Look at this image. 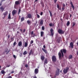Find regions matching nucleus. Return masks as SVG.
Returning <instances> with one entry per match:
<instances>
[{"mask_svg":"<svg viewBox=\"0 0 78 78\" xmlns=\"http://www.w3.org/2000/svg\"><path fill=\"white\" fill-rule=\"evenodd\" d=\"M63 53L65 54H66V53H67L66 49H63L60 50V52H59L58 54L59 58H61L62 56V58L64 57V53Z\"/></svg>","mask_w":78,"mask_h":78,"instance_id":"nucleus-1","label":"nucleus"},{"mask_svg":"<svg viewBox=\"0 0 78 78\" xmlns=\"http://www.w3.org/2000/svg\"><path fill=\"white\" fill-rule=\"evenodd\" d=\"M69 70V68L68 67H66V69H64L63 70V72L64 74H66L68 72V70Z\"/></svg>","mask_w":78,"mask_h":78,"instance_id":"nucleus-2","label":"nucleus"},{"mask_svg":"<svg viewBox=\"0 0 78 78\" xmlns=\"http://www.w3.org/2000/svg\"><path fill=\"white\" fill-rule=\"evenodd\" d=\"M58 32L59 34H64V33H65V31H64V30H63L61 29H59L58 30Z\"/></svg>","mask_w":78,"mask_h":78,"instance_id":"nucleus-3","label":"nucleus"},{"mask_svg":"<svg viewBox=\"0 0 78 78\" xmlns=\"http://www.w3.org/2000/svg\"><path fill=\"white\" fill-rule=\"evenodd\" d=\"M31 19L32 18V15L31 14L29 13L27 14V16L26 17L25 19Z\"/></svg>","mask_w":78,"mask_h":78,"instance_id":"nucleus-4","label":"nucleus"},{"mask_svg":"<svg viewBox=\"0 0 78 78\" xmlns=\"http://www.w3.org/2000/svg\"><path fill=\"white\" fill-rule=\"evenodd\" d=\"M52 59L53 62H56V56L55 55L52 56Z\"/></svg>","mask_w":78,"mask_h":78,"instance_id":"nucleus-5","label":"nucleus"},{"mask_svg":"<svg viewBox=\"0 0 78 78\" xmlns=\"http://www.w3.org/2000/svg\"><path fill=\"white\" fill-rule=\"evenodd\" d=\"M39 72V69H38L36 68L34 70V73L35 75L37 74V73Z\"/></svg>","mask_w":78,"mask_h":78,"instance_id":"nucleus-6","label":"nucleus"},{"mask_svg":"<svg viewBox=\"0 0 78 78\" xmlns=\"http://www.w3.org/2000/svg\"><path fill=\"white\" fill-rule=\"evenodd\" d=\"M34 32L33 31H32L31 32V37H34V36H35V34H34Z\"/></svg>","mask_w":78,"mask_h":78,"instance_id":"nucleus-7","label":"nucleus"},{"mask_svg":"<svg viewBox=\"0 0 78 78\" xmlns=\"http://www.w3.org/2000/svg\"><path fill=\"white\" fill-rule=\"evenodd\" d=\"M60 69H57V70L56 71V74H55V75H57L58 76V75H59V72Z\"/></svg>","mask_w":78,"mask_h":78,"instance_id":"nucleus-8","label":"nucleus"},{"mask_svg":"<svg viewBox=\"0 0 78 78\" xmlns=\"http://www.w3.org/2000/svg\"><path fill=\"white\" fill-rule=\"evenodd\" d=\"M8 12L7 11H6L5 12L3 13V15L4 16V18H5V17L8 15Z\"/></svg>","mask_w":78,"mask_h":78,"instance_id":"nucleus-9","label":"nucleus"},{"mask_svg":"<svg viewBox=\"0 0 78 78\" xmlns=\"http://www.w3.org/2000/svg\"><path fill=\"white\" fill-rule=\"evenodd\" d=\"M70 4L71 5V7L73 8V10H74L75 9V7L74 6V5H73V3H72V2H70Z\"/></svg>","mask_w":78,"mask_h":78,"instance_id":"nucleus-10","label":"nucleus"},{"mask_svg":"<svg viewBox=\"0 0 78 78\" xmlns=\"http://www.w3.org/2000/svg\"><path fill=\"white\" fill-rule=\"evenodd\" d=\"M18 45L19 47H22V41H20L18 43Z\"/></svg>","mask_w":78,"mask_h":78,"instance_id":"nucleus-11","label":"nucleus"},{"mask_svg":"<svg viewBox=\"0 0 78 78\" xmlns=\"http://www.w3.org/2000/svg\"><path fill=\"white\" fill-rule=\"evenodd\" d=\"M17 12V11L16 10H13L12 11V13L13 16H14Z\"/></svg>","mask_w":78,"mask_h":78,"instance_id":"nucleus-12","label":"nucleus"},{"mask_svg":"<svg viewBox=\"0 0 78 78\" xmlns=\"http://www.w3.org/2000/svg\"><path fill=\"white\" fill-rule=\"evenodd\" d=\"M50 31H51V36H53L54 34H53V29L51 28V29Z\"/></svg>","mask_w":78,"mask_h":78,"instance_id":"nucleus-13","label":"nucleus"},{"mask_svg":"<svg viewBox=\"0 0 78 78\" xmlns=\"http://www.w3.org/2000/svg\"><path fill=\"white\" fill-rule=\"evenodd\" d=\"M70 45L71 48H73V42H71L70 44Z\"/></svg>","mask_w":78,"mask_h":78,"instance_id":"nucleus-14","label":"nucleus"},{"mask_svg":"<svg viewBox=\"0 0 78 78\" xmlns=\"http://www.w3.org/2000/svg\"><path fill=\"white\" fill-rule=\"evenodd\" d=\"M29 55L30 56L31 55H33V50L31 49L30 51V52L29 53Z\"/></svg>","mask_w":78,"mask_h":78,"instance_id":"nucleus-15","label":"nucleus"},{"mask_svg":"<svg viewBox=\"0 0 78 78\" xmlns=\"http://www.w3.org/2000/svg\"><path fill=\"white\" fill-rule=\"evenodd\" d=\"M42 50L45 53V54H47V53H48V52L46 50L44 49V48H42Z\"/></svg>","mask_w":78,"mask_h":78,"instance_id":"nucleus-16","label":"nucleus"},{"mask_svg":"<svg viewBox=\"0 0 78 78\" xmlns=\"http://www.w3.org/2000/svg\"><path fill=\"white\" fill-rule=\"evenodd\" d=\"M15 4L16 5H20V2H19V1H16L15 2Z\"/></svg>","mask_w":78,"mask_h":78,"instance_id":"nucleus-17","label":"nucleus"},{"mask_svg":"<svg viewBox=\"0 0 78 78\" xmlns=\"http://www.w3.org/2000/svg\"><path fill=\"white\" fill-rule=\"evenodd\" d=\"M41 59L42 61H44V59H45L44 56V55H41Z\"/></svg>","mask_w":78,"mask_h":78,"instance_id":"nucleus-18","label":"nucleus"},{"mask_svg":"<svg viewBox=\"0 0 78 78\" xmlns=\"http://www.w3.org/2000/svg\"><path fill=\"white\" fill-rule=\"evenodd\" d=\"M27 23L28 24V25H30L31 24V21L28 20L27 21Z\"/></svg>","mask_w":78,"mask_h":78,"instance_id":"nucleus-19","label":"nucleus"},{"mask_svg":"<svg viewBox=\"0 0 78 78\" xmlns=\"http://www.w3.org/2000/svg\"><path fill=\"white\" fill-rule=\"evenodd\" d=\"M73 56H72V55H70L68 58V59H72V58H73Z\"/></svg>","mask_w":78,"mask_h":78,"instance_id":"nucleus-20","label":"nucleus"},{"mask_svg":"<svg viewBox=\"0 0 78 78\" xmlns=\"http://www.w3.org/2000/svg\"><path fill=\"white\" fill-rule=\"evenodd\" d=\"M44 34V33L43 31L41 32V37H43V35Z\"/></svg>","mask_w":78,"mask_h":78,"instance_id":"nucleus-21","label":"nucleus"},{"mask_svg":"<svg viewBox=\"0 0 78 78\" xmlns=\"http://www.w3.org/2000/svg\"><path fill=\"white\" fill-rule=\"evenodd\" d=\"M60 41H60V39H59V38L57 39L56 40V42H58V44H59V43H60Z\"/></svg>","mask_w":78,"mask_h":78,"instance_id":"nucleus-22","label":"nucleus"},{"mask_svg":"<svg viewBox=\"0 0 78 78\" xmlns=\"http://www.w3.org/2000/svg\"><path fill=\"white\" fill-rule=\"evenodd\" d=\"M24 44L25 47H27L28 46V41H27V42H25Z\"/></svg>","mask_w":78,"mask_h":78,"instance_id":"nucleus-23","label":"nucleus"},{"mask_svg":"<svg viewBox=\"0 0 78 78\" xmlns=\"http://www.w3.org/2000/svg\"><path fill=\"white\" fill-rule=\"evenodd\" d=\"M48 63V59L46 58L44 60V64H47Z\"/></svg>","mask_w":78,"mask_h":78,"instance_id":"nucleus-24","label":"nucleus"},{"mask_svg":"<svg viewBox=\"0 0 78 78\" xmlns=\"http://www.w3.org/2000/svg\"><path fill=\"white\" fill-rule=\"evenodd\" d=\"M0 9H1L2 12H3V11H4V9H5V8H3V6H2L0 7Z\"/></svg>","mask_w":78,"mask_h":78,"instance_id":"nucleus-25","label":"nucleus"},{"mask_svg":"<svg viewBox=\"0 0 78 78\" xmlns=\"http://www.w3.org/2000/svg\"><path fill=\"white\" fill-rule=\"evenodd\" d=\"M43 23H44V20H41L40 22V25H43Z\"/></svg>","mask_w":78,"mask_h":78,"instance_id":"nucleus-26","label":"nucleus"},{"mask_svg":"<svg viewBox=\"0 0 78 78\" xmlns=\"http://www.w3.org/2000/svg\"><path fill=\"white\" fill-rule=\"evenodd\" d=\"M25 20V19L24 18V17H23L21 18V22H23L24 20Z\"/></svg>","mask_w":78,"mask_h":78,"instance_id":"nucleus-27","label":"nucleus"},{"mask_svg":"<svg viewBox=\"0 0 78 78\" xmlns=\"http://www.w3.org/2000/svg\"><path fill=\"white\" fill-rule=\"evenodd\" d=\"M57 8H58V9L59 10H61V8H60V7L59 6V4H57Z\"/></svg>","mask_w":78,"mask_h":78,"instance_id":"nucleus-28","label":"nucleus"},{"mask_svg":"<svg viewBox=\"0 0 78 78\" xmlns=\"http://www.w3.org/2000/svg\"><path fill=\"white\" fill-rule=\"evenodd\" d=\"M48 11L50 14L51 17H52V13H51V12L50 11V10H48Z\"/></svg>","mask_w":78,"mask_h":78,"instance_id":"nucleus-29","label":"nucleus"},{"mask_svg":"<svg viewBox=\"0 0 78 78\" xmlns=\"http://www.w3.org/2000/svg\"><path fill=\"white\" fill-rule=\"evenodd\" d=\"M69 25H70V22H69V21H68L67 23V26L69 27Z\"/></svg>","mask_w":78,"mask_h":78,"instance_id":"nucleus-30","label":"nucleus"},{"mask_svg":"<svg viewBox=\"0 0 78 78\" xmlns=\"http://www.w3.org/2000/svg\"><path fill=\"white\" fill-rule=\"evenodd\" d=\"M27 51H25L23 53V55H27Z\"/></svg>","mask_w":78,"mask_h":78,"instance_id":"nucleus-31","label":"nucleus"},{"mask_svg":"<svg viewBox=\"0 0 78 78\" xmlns=\"http://www.w3.org/2000/svg\"><path fill=\"white\" fill-rule=\"evenodd\" d=\"M8 19H11V15L10 13H9V14Z\"/></svg>","mask_w":78,"mask_h":78,"instance_id":"nucleus-32","label":"nucleus"},{"mask_svg":"<svg viewBox=\"0 0 78 78\" xmlns=\"http://www.w3.org/2000/svg\"><path fill=\"white\" fill-rule=\"evenodd\" d=\"M41 5L43 7H44V2H41Z\"/></svg>","mask_w":78,"mask_h":78,"instance_id":"nucleus-33","label":"nucleus"},{"mask_svg":"<svg viewBox=\"0 0 78 78\" xmlns=\"http://www.w3.org/2000/svg\"><path fill=\"white\" fill-rule=\"evenodd\" d=\"M26 31V29H23L22 32V33H25V32Z\"/></svg>","mask_w":78,"mask_h":78,"instance_id":"nucleus-34","label":"nucleus"},{"mask_svg":"<svg viewBox=\"0 0 78 78\" xmlns=\"http://www.w3.org/2000/svg\"><path fill=\"white\" fill-rule=\"evenodd\" d=\"M66 7H62V11H63L64 10V9H65V8H66Z\"/></svg>","mask_w":78,"mask_h":78,"instance_id":"nucleus-35","label":"nucleus"},{"mask_svg":"<svg viewBox=\"0 0 78 78\" xmlns=\"http://www.w3.org/2000/svg\"><path fill=\"white\" fill-rule=\"evenodd\" d=\"M41 29L43 31H44V30H45V27L44 26H42L41 27Z\"/></svg>","mask_w":78,"mask_h":78,"instance_id":"nucleus-36","label":"nucleus"},{"mask_svg":"<svg viewBox=\"0 0 78 78\" xmlns=\"http://www.w3.org/2000/svg\"><path fill=\"white\" fill-rule=\"evenodd\" d=\"M13 45L14 47H15V45H16V41H15L14 42Z\"/></svg>","mask_w":78,"mask_h":78,"instance_id":"nucleus-37","label":"nucleus"},{"mask_svg":"<svg viewBox=\"0 0 78 78\" xmlns=\"http://www.w3.org/2000/svg\"><path fill=\"white\" fill-rule=\"evenodd\" d=\"M75 24H76V23H75V22H73V24L72 25V27H74V26L75 25Z\"/></svg>","mask_w":78,"mask_h":78,"instance_id":"nucleus-38","label":"nucleus"},{"mask_svg":"<svg viewBox=\"0 0 78 78\" xmlns=\"http://www.w3.org/2000/svg\"><path fill=\"white\" fill-rule=\"evenodd\" d=\"M37 17L38 19H39V18H40V16L39 15H38V14H37Z\"/></svg>","mask_w":78,"mask_h":78,"instance_id":"nucleus-39","label":"nucleus"},{"mask_svg":"<svg viewBox=\"0 0 78 78\" xmlns=\"http://www.w3.org/2000/svg\"><path fill=\"white\" fill-rule=\"evenodd\" d=\"M62 7H66V5L64 3H63L62 4Z\"/></svg>","mask_w":78,"mask_h":78,"instance_id":"nucleus-40","label":"nucleus"},{"mask_svg":"<svg viewBox=\"0 0 78 78\" xmlns=\"http://www.w3.org/2000/svg\"><path fill=\"white\" fill-rule=\"evenodd\" d=\"M21 11V10L20 9H19V12H18V15H19L20 14V12Z\"/></svg>","mask_w":78,"mask_h":78,"instance_id":"nucleus-41","label":"nucleus"},{"mask_svg":"<svg viewBox=\"0 0 78 78\" xmlns=\"http://www.w3.org/2000/svg\"><path fill=\"white\" fill-rule=\"evenodd\" d=\"M30 44H33V40H31L30 41Z\"/></svg>","mask_w":78,"mask_h":78,"instance_id":"nucleus-42","label":"nucleus"},{"mask_svg":"<svg viewBox=\"0 0 78 78\" xmlns=\"http://www.w3.org/2000/svg\"><path fill=\"white\" fill-rule=\"evenodd\" d=\"M1 73H2V74H4V73H5V71L3 70H2L1 71Z\"/></svg>","mask_w":78,"mask_h":78,"instance_id":"nucleus-43","label":"nucleus"},{"mask_svg":"<svg viewBox=\"0 0 78 78\" xmlns=\"http://www.w3.org/2000/svg\"><path fill=\"white\" fill-rule=\"evenodd\" d=\"M14 39L13 38H11V42H12V41H14Z\"/></svg>","mask_w":78,"mask_h":78,"instance_id":"nucleus-44","label":"nucleus"},{"mask_svg":"<svg viewBox=\"0 0 78 78\" xmlns=\"http://www.w3.org/2000/svg\"><path fill=\"white\" fill-rule=\"evenodd\" d=\"M13 57L14 58H15V59H16V56L15 55H13Z\"/></svg>","mask_w":78,"mask_h":78,"instance_id":"nucleus-45","label":"nucleus"},{"mask_svg":"<svg viewBox=\"0 0 78 78\" xmlns=\"http://www.w3.org/2000/svg\"><path fill=\"white\" fill-rule=\"evenodd\" d=\"M25 67H26L27 68L28 67L27 64L25 65Z\"/></svg>","mask_w":78,"mask_h":78,"instance_id":"nucleus-46","label":"nucleus"},{"mask_svg":"<svg viewBox=\"0 0 78 78\" xmlns=\"http://www.w3.org/2000/svg\"><path fill=\"white\" fill-rule=\"evenodd\" d=\"M49 25L50 27H52V23H49Z\"/></svg>","mask_w":78,"mask_h":78,"instance_id":"nucleus-47","label":"nucleus"},{"mask_svg":"<svg viewBox=\"0 0 78 78\" xmlns=\"http://www.w3.org/2000/svg\"><path fill=\"white\" fill-rule=\"evenodd\" d=\"M40 15L41 16H42L43 15V12H41L40 13Z\"/></svg>","mask_w":78,"mask_h":78,"instance_id":"nucleus-48","label":"nucleus"},{"mask_svg":"<svg viewBox=\"0 0 78 78\" xmlns=\"http://www.w3.org/2000/svg\"><path fill=\"white\" fill-rule=\"evenodd\" d=\"M20 31H21V32L22 33V29H20Z\"/></svg>","mask_w":78,"mask_h":78,"instance_id":"nucleus-49","label":"nucleus"},{"mask_svg":"<svg viewBox=\"0 0 78 78\" xmlns=\"http://www.w3.org/2000/svg\"><path fill=\"white\" fill-rule=\"evenodd\" d=\"M14 8H15V9H17V8H16V5H14Z\"/></svg>","mask_w":78,"mask_h":78,"instance_id":"nucleus-50","label":"nucleus"},{"mask_svg":"<svg viewBox=\"0 0 78 78\" xmlns=\"http://www.w3.org/2000/svg\"><path fill=\"white\" fill-rule=\"evenodd\" d=\"M7 78H12V76H9V77Z\"/></svg>","mask_w":78,"mask_h":78,"instance_id":"nucleus-51","label":"nucleus"},{"mask_svg":"<svg viewBox=\"0 0 78 78\" xmlns=\"http://www.w3.org/2000/svg\"><path fill=\"white\" fill-rule=\"evenodd\" d=\"M57 0H54V3H56V2H57Z\"/></svg>","mask_w":78,"mask_h":78,"instance_id":"nucleus-52","label":"nucleus"},{"mask_svg":"<svg viewBox=\"0 0 78 78\" xmlns=\"http://www.w3.org/2000/svg\"><path fill=\"white\" fill-rule=\"evenodd\" d=\"M5 0H2L1 2V3H2L3 1H5Z\"/></svg>","mask_w":78,"mask_h":78,"instance_id":"nucleus-53","label":"nucleus"},{"mask_svg":"<svg viewBox=\"0 0 78 78\" xmlns=\"http://www.w3.org/2000/svg\"><path fill=\"white\" fill-rule=\"evenodd\" d=\"M14 73V71H13L11 72V73Z\"/></svg>","mask_w":78,"mask_h":78,"instance_id":"nucleus-54","label":"nucleus"},{"mask_svg":"<svg viewBox=\"0 0 78 78\" xmlns=\"http://www.w3.org/2000/svg\"><path fill=\"white\" fill-rule=\"evenodd\" d=\"M43 48H45V45H44Z\"/></svg>","mask_w":78,"mask_h":78,"instance_id":"nucleus-55","label":"nucleus"},{"mask_svg":"<svg viewBox=\"0 0 78 78\" xmlns=\"http://www.w3.org/2000/svg\"><path fill=\"white\" fill-rule=\"evenodd\" d=\"M34 78H37V77H36V76H35L34 77Z\"/></svg>","mask_w":78,"mask_h":78,"instance_id":"nucleus-56","label":"nucleus"},{"mask_svg":"<svg viewBox=\"0 0 78 78\" xmlns=\"http://www.w3.org/2000/svg\"><path fill=\"white\" fill-rule=\"evenodd\" d=\"M9 51H8L6 53V55L8 54V53H9Z\"/></svg>","mask_w":78,"mask_h":78,"instance_id":"nucleus-57","label":"nucleus"},{"mask_svg":"<svg viewBox=\"0 0 78 78\" xmlns=\"http://www.w3.org/2000/svg\"><path fill=\"white\" fill-rule=\"evenodd\" d=\"M10 36H9V35H8V38H9V37H10Z\"/></svg>","mask_w":78,"mask_h":78,"instance_id":"nucleus-58","label":"nucleus"},{"mask_svg":"<svg viewBox=\"0 0 78 78\" xmlns=\"http://www.w3.org/2000/svg\"><path fill=\"white\" fill-rule=\"evenodd\" d=\"M17 34H19V31H17Z\"/></svg>","mask_w":78,"mask_h":78,"instance_id":"nucleus-59","label":"nucleus"},{"mask_svg":"<svg viewBox=\"0 0 78 78\" xmlns=\"http://www.w3.org/2000/svg\"><path fill=\"white\" fill-rule=\"evenodd\" d=\"M45 39V37H44L43 38V39L44 40V39Z\"/></svg>","mask_w":78,"mask_h":78,"instance_id":"nucleus-60","label":"nucleus"},{"mask_svg":"<svg viewBox=\"0 0 78 78\" xmlns=\"http://www.w3.org/2000/svg\"><path fill=\"white\" fill-rule=\"evenodd\" d=\"M37 2V0H35V1H34V3H35V2Z\"/></svg>","mask_w":78,"mask_h":78,"instance_id":"nucleus-61","label":"nucleus"},{"mask_svg":"<svg viewBox=\"0 0 78 78\" xmlns=\"http://www.w3.org/2000/svg\"><path fill=\"white\" fill-rule=\"evenodd\" d=\"M2 3L1 2V3H0V6H2Z\"/></svg>","mask_w":78,"mask_h":78,"instance_id":"nucleus-62","label":"nucleus"},{"mask_svg":"<svg viewBox=\"0 0 78 78\" xmlns=\"http://www.w3.org/2000/svg\"><path fill=\"white\" fill-rule=\"evenodd\" d=\"M20 16H19V20H20Z\"/></svg>","mask_w":78,"mask_h":78,"instance_id":"nucleus-63","label":"nucleus"},{"mask_svg":"<svg viewBox=\"0 0 78 78\" xmlns=\"http://www.w3.org/2000/svg\"><path fill=\"white\" fill-rule=\"evenodd\" d=\"M77 55H78V51L77 52Z\"/></svg>","mask_w":78,"mask_h":78,"instance_id":"nucleus-64","label":"nucleus"}]
</instances>
